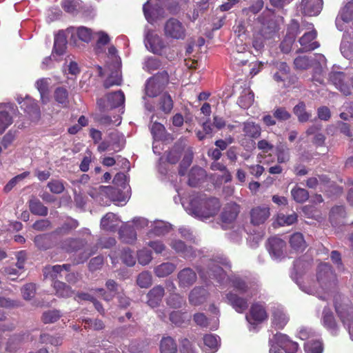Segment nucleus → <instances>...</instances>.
<instances>
[{"label": "nucleus", "instance_id": "f257e3e1", "mask_svg": "<svg viewBox=\"0 0 353 353\" xmlns=\"http://www.w3.org/2000/svg\"><path fill=\"white\" fill-rule=\"evenodd\" d=\"M192 213L198 217L208 219L215 216L221 208L219 199L205 195L197 196L190 202Z\"/></svg>", "mask_w": 353, "mask_h": 353}, {"label": "nucleus", "instance_id": "f03ea898", "mask_svg": "<svg viewBox=\"0 0 353 353\" xmlns=\"http://www.w3.org/2000/svg\"><path fill=\"white\" fill-rule=\"evenodd\" d=\"M252 288H234L225 294V301L239 313L243 312L252 297Z\"/></svg>", "mask_w": 353, "mask_h": 353}, {"label": "nucleus", "instance_id": "7ed1b4c3", "mask_svg": "<svg viewBox=\"0 0 353 353\" xmlns=\"http://www.w3.org/2000/svg\"><path fill=\"white\" fill-rule=\"evenodd\" d=\"M334 309L343 323L348 327L353 325V306L349 298L336 293L334 296Z\"/></svg>", "mask_w": 353, "mask_h": 353}, {"label": "nucleus", "instance_id": "20e7f679", "mask_svg": "<svg viewBox=\"0 0 353 353\" xmlns=\"http://www.w3.org/2000/svg\"><path fill=\"white\" fill-rule=\"evenodd\" d=\"M240 212L241 206L236 203L230 202L226 203L220 214L222 228L224 229L232 228Z\"/></svg>", "mask_w": 353, "mask_h": 353}, {"label": "nucleus", "instance_id": "39448f33", "mask_svg": "<svg viewBox=\"0 0 353 353\" xmlns=\"http://www.w3.org/2000/svg\"><path fill=\"white\" fill-rule=\"evenodd\" d=\"M310 70L313 81L323 83L326 70V59L322 54H314L310 57Z\"/></svg>", "mask_w": 353, "mask_h": 353}, {"label": "nucleus", "instance_id": "423d86ee", "mask_svg": "<svg viewBox=\"0 0 353 353\" xmlns=\"http://www.w3.org/2000/svg\"><path fill=\"white\" fill-rule=\"evenodd\" d=\"M271 325L276 330L283 329L290 321V316L283 306L274 304L270 309Z\"/></svg>", "mask_w": 353, "mask_h": 353}, {"label": "nucleus", "instance_id": "0eeeda50", "mask_svg": "<svg viewBox=\"0 0 353 353\" xmlns=\"http://www.w3.org/2000/svg\"><path fill=\"white\" fill-rule=\"evenodd\" d=\"M164 34L168 38L183 40L186 37V30L179 20L170 18L164 25Z\"/></svg>", "mask_w": 353, "mask_h": 353}, {"label": "nucleus", "instance_id": "6e6552de", "mask_svg": "<svg viewBox=\"0 0 353 353\" xmlns=\"http://www.w3.org/2000/svg\"><path fill=\"white\" fill-rule=\"evenodd\" d=\"M268 313L263 304L256 303L252 305L249 313L245 318L250 325V330L255 329V325L261 323L268 319Z\"/></svg>", "mask_w": 353, "mask_h": 353}, {"label": "nucleus", "instance_id": "1a4fd4ad", "mask_svg": "<svg viewBox=\"0 0 353 353\" xmlns=\"http://www.w3.org/2000/svg\"><path fill=\"white\" fill-rule=\"evenodd\" d=\"M270 345H276L286 353H294L298 349V344L292 341L288 335L277 332L269 339Z\"/></svg>", "mask_w": 353, "mask_h": 353}, {"label": "nucleus", "instance_id": "9d476101", "mask_svg": "<svg viewBox=\"0 0 353 353\" xmlns=\"http://www.w3.org/2000/svg\"><path fill=\"white\" fill-rule=\"evenodd\" d=\"M329 81L345 96L352 93V88L347 81V74L344 72H331Z\"/></svg>", "mask_w": 353, "mask_h": 353}, {"label": "nucleus", "instance_id": "9b49d317", "mask_svg": "<svg viewBox=\"0 0 353 353\" xmlns=\"http://www.w3.org/2000/svg\"><path fill=\"white\" fill-rule=\"evenodd\" d=\"M270 215L268 207L257 206L251 209L250 212V223L255 226L265 223Z\"/></svg>", "mask_w": 353, "mask_h": 353}, {"label": "nucleus", "instance_id": "f8f14e48", "mask_svg": "<svg viewBox=\"0 0 353 353\" xmlns=\"http://www.w3.org/2000/svg\"><path fill=\"white\" fill-rule=\"evenodd\" d=\"M145 46L154 54H161L165 45L162 39L153 32H148L145 39Z\"/></svg>", "mask_w": 353, "mask_h": 353}, {"label": "nucleus", "instance_id": "ddd939ff", "mask_svg": "<svg viewBox=\"0 0 353 353\" xmlns=\"http://www.w3.org/2000/svg\"><path fill=\"white\" fill-rule=\"evenodd\" d=\"M316 277L319 283L332 284L331 281H335L336 275L330 264L321 263L317 268Z\"/></svg>", "mask_w": 353, "mask_h": 353}, {"label": "nucleus", "instance_id": "4468645a", "mask_svg": "<svg viewBox=\"0 0 353 353\" xmlns=\"http://www.w3.org/2000/svg\"><path fill=\"white\" fill-rule=\"evenodd\" d=\"M177 279L180 287H190L196 283L197 275L192 268H185L179 272Z\"/></svg>", "mask_w": 353, "mask_h": 353}, {"label": "nucleus", "instance_id": "2eb2a0df", "mask_svg": "<svg viewBox=\"0 0 353 353\" xmlns=\"http://www.w3.org/2000/svg\"><path fill=\"white\" fill-rule=\"evenodd\" d=\"M21 108L30 117L32 121H37L41 117V112L38 104L32 99L27 98L21 103Z\"/></svg>", "mask_w": 353, "mask_h": 353}, {"label": "nucleus", "instance_id": "dca6fc26", "mask_svg": "<svg viewBox=\"0 0 353 353\" xmlns=\"http://www.w3.org/2000/svg\"><path fill=\"white\" fill-rule=\"evenodd\" d=\"M53 232L51 234H42L37 235L34 239L35 246L40 250H47L52 248L54 244Z\"/></svg>", "mask_w": 353, "mask_h": 353}, {"label": "nucleus", "instance_id": "f3484780", "mask_svg": "<svg viewBox=\"0 0 353 353\" xmlns=\"http://www.w3.org/2000/svg\"><path fill=\"white\" fill-rule=\"evenodd\" d=\"M119 234L120 240L124 243L132 244L137 240V232L133 225L121 226Z\"/></svg>", "mask_w": 353, "mask_h": 353}, {"label": "nucleus", "instance_id": "a211bd4d", "mask_svg": "<svg viewBox=\"0 0 353 353\" xmlns=\"http://www.w3.org/2000/svg\"><path fill=\"white\" fill-rule=\"evenodd\" d=\"M171 247L173 250L179 254L183 258H191L195 256V252L193 248L188 246L181 240H174L171 243Z\"/></svg>", "mask_w": 353, "mask_h": 353}, {"label": "nucleus", "instance_id": "6ab92c4d", "mask_svg": "<svg viewBox=\"0 0 353 353\" xmlns=\"http://www.w3.org/2000/svg\"><path fill=\"white\" fill-rule=\"evenodd\" d=\"M208 297L205 288H193L189 295V301L191 305H199L205 303Z\"/></svg>", "mask_w": 353, "mask_h": 353}, {"label": "nucleus", "instance_id": "aec40b11", "mask_svg": "<svg viewBox=\"0 0 353 353\" xmlns=\"http://www.w3.org/2000/svg\"><path fill=\"white\" fill-rule=\"evenodd\" d=\"M204 347L203 350L208 353L216 352L221 343V339L216 334H209L203 336Z\"/></svg>", "mask_w": 353, "mask_h": 353}, {"label": "nucleus", "instance_id": "412c9836", "mask_svg": "<svg viewBox=\"0 0 353 353\" xmlns=\"http://www.w3.org/2000/svg\"><path fill=\"white\" fill-rule=\"evenodd\" d=\"M242 130L245 137L254 139H258L261 134L260 125L252 121L243 122Z\"/></svg>", "mask_w": 353, "mask_h": 353}, {"label": "nucleus", "instance_id": "4be33fe9", "mask_svg": "<svg viewBox=\"0 0 353 353\" xmlns=\"http://www.w3.org/2000/svg\"><path fill=\"white\" fill-rule=\"evenodd\" d=\"M285 245V241L281 239L273 237L268 239V250L276 258L283 255Z\"/></svg>", "mask_w": 353, "mask_h": 353}, {"label": "nucleus", "instance_id": "5701e85b", "mask_svg": "<svg viewBox=\"0 0 353 353\" xmlns=\"http://www.w3.org/2000/svg\"><path fill=\"white\" fill-rule=\"evenodd\" d=\"M67 39L63 32H59L54 37L52 54L61 56L63 55L66 50Z\"/></svg>", "mask_w": 353, "mask_h": 353}, {"label": "nucleus", "instance_id": "b1692460", "mask_svg": "<svg viewBox=\"0 0 353 353\" xmlns=\"http://www.w3.org/2000/svg\"><path fill=\"white\" fill-rule=\"evenodd\" d=\"M118 223L117 215L112 212H108L101 220V228L104 230L114 231Z\"/></svg>", "mask_w": 353, "mask_h": 353}, {"label": "nucleus", "instance_id": "393cba45", "mask_svg": "<svg viewBox=\"0 0 353 353\" xmlns=\"http://www.w3.org/2000/svg\"><path fill=\"white\" fill-rule=\"evenodd\" d=\"M79 225V223L77 220L72 218H68L60 227L57 228L53 232V234L57 235H66L77 228Z\"/></svg>", "mask_w": 353, "mask_h": 353}, {"label": "nucleus", "instance_id": "a878e982", "mask_svg": "<svg viewBox=\"0 0 353 353\" xmlns=\"http://www.w3.org/2000/svg\"><path fill=\"white\" fill-rule=\"evenodd\" d=\"M84 245V241L76 238H68L61 243V248L68 252L80 250Z\"/></svg>", "mask_w": 353, "mask_h": 353}, {"label": "nucleus", "instance_id": "bb28decb", "mask_svg": "<svg viewBox=\"0 0 353 353\" xmlns=\"http://www.w3.org/2000/svg\"><path fill=\"white\" fill-rule=\"evenodd\" d=\"M177 345L173 338L167 336H163L160 341L161 353H176Z\"/></svg>", "mask_w": 353, "mask_h": 353}, {"label": "nucleus", "instance_id": "cd10ccee", "mask_svg": "<svg viewBox=\"0 0 353 353\" xmlns=\"http://www.w3.org/2000/svg\"><path fill=\"white\" fill-rule=\"evenodd\" d=\"M29 209L35 215L45 216L48 213V208L37 198H32L29 201Z\"/></svg>", "mask_w": 353, "mask_h": 353}, {"label": "nucleus", "instance_id": "c85d7f7f", "mask_svg": "<svg viewBox=\"0 0 353 353\" xmlns=\"http://www.w3.org/2000/svg\"><path fill=\"white\" fill-rule=\"evenodd\" d=\"M107 100L111 108H116L124 103L125 95L123 91L119 90L108 94Z\"/></svg>", "mask_w": 353, "mask_h": 353}, {"label": "nucleus", "instance_id": "c756f323", "mask_svg": "<svg viewBox=\"0 0 353 353\" xmlns=\"http://www.w3.org/2000/svg\"><path fill=\"white\" fill-rule=\"evenodd\" d=\"M290 244L296 252H302L306 248V242L301 232H295L290 236Z\"/></svg>", "mask_w": 353, "mask_h": 353}, {"label": "nucleus", "instance_id": "7c9ffc66", "mask_svg": "<svg viewBox=\"0 0 353 353\" xmlns=\"http://www.w3.org/2000/svg\"><path fill=\"white\" fill-rule=\"evenodd\" d=\"M278 71L274 73L273 78L276 82H283L288 79L290 74V67L285 62L277 63Z\"/></svg>", "mask_w": 353, "mask_h": 353}, {"label": "nucleus", "instance_id": "2f4dec72", "mask_svg": "<svg viewBox=\"0 0 353 353\" xmlns=\"http://www.w3.org/2000/svg\"><path fill=\"white\" fill-rule=\"evenodd\" d=\"M163 294V288H152L147 295L148 305L152 307L157 306L161 301Z\"/></svg>", "mask_w": 353, "mask_h": 353}, {"label": "nucleus", "instance_id": "473e14b6", "mask_svg": "<svg viewBox=\"0 0 353 353\" xmlns=\"http://www.w3.org/2000/svg\"><path fill=\"white\" fill-rule=\"evenodd\" d=\"M291 196L296 203H303L309 199V192L296 184L291 190Z\"/></svg>", "mask_w": 353, "mask_h": 353}, {"label": "nucleus", "instance_id": "72a5a7b5", "mask_svg": "<svg viewBox=\"0 0 353 353\" xmlns=\"http://www.w3.org/2000/svg\"><path fill=\"white\" fill-rule=\"evenodd\" d=\"M275 154L279 163H285L290 161V149L285 144L280 143L276 145Z\"/></svg>", "mask_w": 353, "mask_h": 353}, {"label": "nucleus", "instance_id": "f704fd0d", "mask_svg": "<svg viewBox=\"0 0 353 353\" xmlns=\"http://www.w3.org/2000/svg\"><path fill=\"white\" fill-rule=\"evenodd\" d=\"M163 87L153 79L148 81L145 85V94L149 97H157L163 90Z\"/></svg>", "mask_w": 353, "mask_h": 353}, {"label": "nucleus", "instance_id": "c9c22d12", "mask_svg": "<svg viewBox=\"0 0 353 353\" xmlns=\"http://www.w3.org/2000/svg\"><path fill=\"white\" fill-rule=\"evenodd\" d=\"M176 265L170 262L163 263L154 268V273L158 277H165L172 274Z\"/></svg>", "mask_w": 353, "mask_h": 353}, {"label": "nucleus", "instance_id": "e433bc0d", "mask_svg": "<svg viewBox=\"0 0 353 353\" xmlns=\"http://www.w3.org/2000/svg\"><path fill=\"white\" fill-rule=\"evenodd\" d=\"M61 272L60 265L46 266L43 270L44 278L52 281L58 280Z\"/></svg>", "mask_w": 353, "mask_h": 353}, {"label": "nucleus", "instance_id": "4c0bfd02", "mask_svg": "<svg viewBox=\"0 0 353 353\" xmlns=\"http://www.w3.org/2000/svg\"><path fill=\"white\" fill-rule=\"evenodd\" d=\"M293 112L299 122L304 123L309 120V114L306 112V105L304 102L300 101L293 108Z\"/></svg>", "mask_w": 353, "mask_h": 353}, {"label": "nucleus", "instance_id": "58836bf2", "mask_svg": "<svg viewBox=\"0 0 353 353\" xmlns=\"http://www.w3.org/2000/svg\"><path fill=\"white\" fill-rule=\"evenodd\" d=\"M160 109L165 113L169 114L172 111L174 103L171 96L168 93H164L160 98Z\"/></svg>", "mask_w": 353, "mask_h": 353}, {"label": "nucleus", "instance_id": "ea45409f", "mask_svg": "<svg viewBox=\"0 0 353 353\" xmlns=\"http://www.w3.org/2000/svg\"><path fill=\"white\" fill-rule=\"evenodd\" d=\"M170 320L176 326H182L190 321L188 315L185 312L174 311L170 313Z\"/></svg>", "mask_w": 353, "mask_h": 353}, {"label": "nucleus", "instance_id": "a19ab883", "mask_svg": "<svg viewBox=\"0 0 353 353\" xmlns=\"http://www.w3.org/2000/svg\"><path fill=\"white\" fill-rule=\"evenodd\" d=\"M55 101L65 106L68 103V92L66 88L63 87H59L56 88L54 93Z\"/></svg>", "mask_w": 353, "mask_h": 353}, {"label": "nucleus", "instance_id": "79ce46f5", "mask_svg": "<svg viewBox=\"0 0 353 353\" xmlns=\"http://www.w3.org/2000/svg\"><path fill=\"white\" fill-rule=\"evenodd\" d=\"M12 122V117L8 112L0 111V134H2Z\"/></svg>", "mask_w": 353, "mask_h": 353}, {"label": "nucleus", "instance_id": "37998d69", "mask_svg": "<svg viewBox=\"0 0 353 353\" xmlns=\"http://www.w3.org/2000/svg\"><path fill=\"white\" fill-rule=\"evenodd\" d=\"M297 214L295 212H293L291 214H284L280 213L277 216V223L279 225L283 226L285 225H290L297 221Z\"/></svg>", "mask_w": 353, "mask_h": 353}, {"label": "nucleus", "instance_id": "c03bdc74", "mask_svg": "<svg viewBox=\"0 0 353 353\" xmlns=\"http://www.w3.org/2000/svg\"><path fill=\"white\" fill-rule=\"evenodd\" d=\"M139 287H150L152 284V276L148 271L141 272L137 279Z\"/></svg>", "mask_w": 353, "mask_h": 353}, {"label": "nucleus", "instance_id": "a18cd8bd", "mask_svg": "<svg viewBox=\"0 0 353 353\" xmlns=\"http://www.w3.org/2000/svg\"><path fill=\"white\" fill-rule=\"evenodd\" d=\"M138 262L142 265H146L152 259V252L146 248H143L137 252Z\"/></svg>", "mask_w": 353, "mask_h": 353}, {"label": "nucleus", "instance_id": "49530a36", "mask_svg": "<svg viewBox=\"0 0 353 353\" xmlns=\"http://www.w3.org/2000/svg\"><path fill=\"white\" fill-rule=\"evenodd\" d=\"M204 170L201 168H192L189 173L188 184L192 187L198 185L200 181L199 176H203Z\"/></svg>", "mask_w": 353, "mask_h": 353}, {"label": "nucleus", "instance_id": "de8ad7c7", "mask_svg": "<svg viewBox=\"0 0 353 353\" xmlns=\"http://www.w3.org/2000/svg\"><path fill=\"white\" fill-rule=\"evenodd\" d=\"M121 259L128 266L132 267L136 263V258L133 254V251L130 248H124L122 250Z\"/></svg>", "mask_w": 353, "mask_h": 353}, {"label": "nucleus", "instance_id": "09e8293b", "mask_svg": "<svg viewBox=\"0 0 353 353\" xmlns=\"http://www.w3.org/2000/svg\"><path fill=\"white\" fill-rule=\"evenodd\" d=\"M323 321L325 326L334 329L336 326L332 312L328 307H325L323 312Z\"/></svg>", "mask_w": 353, "mask_h": 353}, {"label": "nucleus", "instance_id": "8fccbe9b", "mask_svg": "<svg viewBox=\"0 0 353 353\" xmlns=\"http://www.w3.org/2000/svg\"><path fill=\"white\" fill-rule=\"evenodd\" d=\"M274 117L279 121L289 120L292 115L285 107H276L273 111Z\"/></svg>", "mask_w": 353, "mask_h": 353}, {"label": "nucleus", "instance_id": "3c124183", "mask_svg": "<svg viewBox=\"0 0 353 353\" xmlns=\"http://www.w3.org/2000/svg\"><path fill=\"white\" fill-rule=\"evenodd\" d=\"M330 182V178L326 175H318L317 177H310V188H317L318 185L321 190Z\"/></svg>", "mask_w": 353, "mask_h": 353}, {"label": "nucleus", "instance_id": "603ef678", "mask_svg": "<svg viewBox=\"0 0 353 353\" xmlns=\"http://www.w3.org/2000/svg\"><path fill=\"white\" fill-rule=\"evenodd\" d=\"M121 84V78L117 72H112L103 82V86L108 89L113 85H120Z\"/></svg>", "mask_w": 353, "mask_h": 353}, {"label": "nucleus", "instance_id": "864d4df0", "mask_svg": "<svg viewBox=\"0 0 353 353\" xmlns=\"http://www.w3.org/2000/svg\"><path fill=\"white\" fill-rule=\"evenodd\" d=\"M254 101V94L249 92L248 94H242L238 99L239 105L244 109L248 108Z\"/></svg>", "mask_w": 353, "mask_h": 353}, {"label": "nucleus", "instance_id": "5fc2aeb1", "mask_svg": "<svg viewBox=\"0 0 353 353\" xmlns=\"http://www.w3.org/2000/svg\"><path fill=\"white\" fill-rule=\"evenodd\" d=\"M77 33L80 40L86 43H88L91 41L92 35L91 29L84 26H81L77 28Z\"/></svg>", "mask_w": 353, "mask_h": 353}, {"label": "nucleus", "instance_id": "6e6d98bb", "mask_svg": "<svg viewBox=\"0 0 353 353\" xmlns=\"http://www.w3.org/2000/svg\"><path fill=\"white\" fill-rule=\"evenodd\" d=\"M209 278L219 281L225 276L224 271L222 268L219 265H213L208 272Z\"/></svg>", "mask_w": 353, "mask_h": 353}, {"label": "nucleus", "instance_id": "4d7b16f0", "mask_svg": "<svg viewBox=\"0 0 353 353\" xmlns=\"http://www.w3.org/2000/svg\"><path fill=\"white\" fill-rule=\"evenodd\" d=\"M48 187L51 192L57 194L62 193L65 190L63 182L59 180H52L48 182Z\"/></svg>", "mask_w": 353, "mask_h": 353}, {"label": "nucleus", "instance_id": "13d9d810", "mask_svg": "<svg viewBox=\"0 0 353 353\" xmlns=\"http://www.w3.org/2000/svg\"><path fill=\"white\" fill-rule=\"evenodd\" d=\"M36 87L39 90L41 98L43 100L44 97L48 94L49 89H48V83L45 79H40L36 82Z\"/></svg>", "mask_w": 353, "mask_h": 353}, {"label": "nucleus", "instance_id": "bf43d9fd", "mask_svg": "<svg viewBox=\"0 0 353 353\" xmlns=\"http://www.w3.org/2000/svg\"><path fill=\"white\" fill-rule=\"evenodd\" d=\"M294 64L296 69L306 70L309 67V57L306 54L300 55L294 59Z\"/></svg>", "mask_w": 353, "mask_h": 353}, {"label": "nucleus", "instance_id": "052dcab7", "mask_svg": "<svg viewBox=\"0 0 353 353\" xmlns=\"http://www.w3.org/2000/svg\"><path fill=\"white\" fill-rule=\"evenodd\" d=\"M60 317L59 312L57 310H48L43 314V321L45 323H52L57 321Z\"/></svg>", "mask_w": 353, "mask_h": 353}, {"label": "nucleus", "instance_id": "680f3d73", "mask_svg": "<svg viewBox=\"0 0 353 353\" xmlns=\"http://www.w3.org/2000/svg\"><path fill=\"white\" fill-rule=\"evenodd\" d=\"M263 6L264 2L263 0H256L249 8H243L242 12L246 14H248V12H252L255 14L263 9Z\"/></svg>", "mask_w": 353, "mask_h": 353}, {"label": "nucleus", "instance_id": "e2e57ef3", "mask_svg": "<svg viewBox=\"0 0 353 353\" xmlns=\"http://www.w3.org/2000/svg\"><path fill=\"white\" fill-rule=\"evenodd\" d=\"M185 303L182 296L179 294H171L168 299V304L174 308H179Z\"/></svg>", "mask_w": 353, "mask_h": 353}, {"label": "nucleus", "instance_id": "0e129e2a", "mask_svg": "<svg viewBox=\"0 0 353 353\" xmlns=\"http://www.w3.org/2000/svg\"><path fill=\"white\" fill-rule=\"evenodd\" d=\"M164 125L159 122H154L151 127V133L156 139L161 138L165 132Z\"/></svg>", "mask_w": 353, "mask_h": 353}, {"label": "nucleus", "instance_id": "69168bd1", "mask_svg": "<svg viewBox=\"0 0 353 353\" xmlns=\"http://www.w3.org/2000/svg\"><path fill=\"white\" fill-rule=\"evenodd\" d=\"M61 6L66 12L74 14L77 10L78 3L74 0H63Z\"/></svg>", "mask_w": 353, "mask_h": 353}, {"label": "nucleus", "instance_id": "338daca9", "mask_svg": "<svg viewBox=\"0 0 353 353\" xmlns=\"http://www.w3.org/2000/svg\"><path fill=\"white\" fill-rule=\"evenodd\" d=\"M161 65V61L159 59L154 57L148 58L145 63V68L150 72L158 70Z\"/></svg>", "mask_w": 353, "mask_h": 353}, {"label": "nucleus", "instance_id": "774afa93", "mask_svg": "<svg viewBox=\"0 0 353 353\" xmlns=\"http://www.w3.org/2000/svg\"><path fill=\"white\" fill-rule=\"evenodd\" d=\"M179 350L181 353H196L190 341L185 338L180 341Z\"/></svg>", "mask_w": 353, "mask_h": 353}]
</instances>
